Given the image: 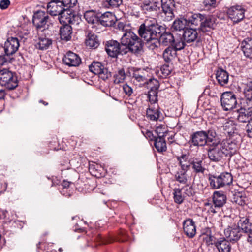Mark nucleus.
Wrapping results in <instances>:
<instances>
[{
	"label": "nucleus",
	"mask_w": 252,
	"mask_h": 252,
	"mask_svg": "<svg viewBox=\"0 0 252 252\" xmlns=\"http://www.w3.org/2000/svg\"><path fill=\"white\" fill-rule=\"evenodd\" d=\"M144 42L142 39L131 31L126 32L121 38V43L117 40L106 41L105 49L108 55L117 58L119 55H126L130 52L135 55L143 52Z\"/></svg>",
	"instance_id": "1"
},
{
	"label": "nucleus",
	"mask_w": 252,
	"mask_h": 252,
	"mask_svg": "<svg viewBox=\"0 0 252 252\" xmlns=\"http://www.w3.org/2000/svg\"><path fill=\"white\" fill-rule=\"evenodd\" d=\"M238 148V144L231 138L221 140L216 134L212 147L207 150L208 157L211 161L217 162L224 157L233 156Z\"/></svg>",
	"instance_id": "2"
},
{
	"label": "nucleus",
	"mask_w": 252,
	"mask_h": 252,
	"mask_svg": "<svg viewBox=\"0 0 252 252\" xmlns=\"http://www.w3.org/2000/svg\"><path fill=\"white\" fill-rule=\"evenodd\" d=\"M216 132L212 129H208L207 131H198L193 132L190 135V138L189 143L194 146H204L207 145L208 148L212 147Z\"/></svg>",
	"instance_id": "3"
},
{
	"label": "nucleus",
	"mask_w": 252,
	"mask_h": 252,
	"mask_svg": "<svg viewBox=\"0 0 252 252\" xmlns=\"http://www.w3.org/2000/svg\"><path fill=\"white\" fill-rule=\"evenodd\" d=\"M138 32L141 38L149 41L158 37V34L161 32L160 27L155 24L146 25L145 23H143L139 27Z\"/></svg>",
	"instance_id": "4"
},
{
	"label": "nucleus",
	"mask_w": 252,
	"mask_h": 252,
	"mask_svg": "<svg viewBox=\"0 0 252 252\" xmlns=\"http://www.w3.org/2000/svg\"><path fill=\"white\" fill-rule=\"evenodd\" d=\"M18 81L15 72L4 68L0 71V85L8 90H13L18 86Z\"/></svg>",
	"instance_id": "5"
},
{
	"label": "nucleus",
	"mask_w": 252,
	"mask_h": 252,
	"mask_svg": "<svg viewBox=\"0 0 252 252\" xmlns=\"http://www.w3.org/2000/svg\"><path fill=\"white\" fill-rule=\"evenodd\" d=\"M128 239L127 232L124 229H120L115 236L103 237L100 234L93 237V240L97 245L107 244L114 241L125 242Z\"/></svg>",
	"instance_id": "6"
},
{
	"label": "nucleus",
	"mask_w": 252,
	"mask_h": 252,
	"mask_svg": "<svg viewBox=\"0 0 252 252\" xmlns=\"http://www.w3.org/2000/svg\"><path fill=\"white\" fill-rule=\"evenodd\" d=\"M57 8L59 10L57 11V14L60 13V16L58 17L60 23L62 25H69L72 23L74 21L75 13L72 9L63 8L61 5H57Z\"/></svg>",
	"instance_id": "7"
},
{
	"label": "nucleus",
	"mask_w": 252,
	"mask_h": 252,
	"mask_svg": "<svg viewBox=\"0 0 252 252\" xmlns=\"http://www.w3.org/2000/svg\"><path fill=\"white\" fill-rule=\"evenodd\" d=\"M221 104L225 111H228L235 108L237 105L236 95L232 92H226L221 96Z\"/></svg>",
	"instance_id": "8"
},
{
	"label": "nucleus",
	"mask_w": 252,
	"mask_h": 252,
	"mask_svg": "<svg viewBox=\"0 0 252 252\" xmlns=\"http://www.w3.org/2000/svg\"><path fill=\"white\" fill-rule=\"evenodd\" d=\"M20 40L16 37H8L3 46L4 52L7 55H13L18 50Z\"/></svg>",
	"instance_id": "9"
},
{
	"label": "nucleus",
	"mask_w": 252,
	"mask_h": 252,
	"mask_svg": "<svg viewBox=\"0 0 252 252\" xmlns=\"http://www.w3.org/2000/svg\"><path fill=\"white\" fill-rule=\"evenodd\" d=\"M244 12L245 10L242 6L237 5L229 8L227 13L234 23H238L244 18Z\"/></svg>",
	"instance_id": "10"
},
{
	"label": "nucleus",
	"mask_w": 252,
	"mask_h": 252,
	"mask_svg": "<svg viewBox=\"0 0 252 252\" xmlns=\"http://www.w3.org/2000/svg\"><path fill=\"white\" fill-rule=\"evenodd\" d=\"M224 234L229 242H237L242 236V231L237 226H229L224 230Z\"/></svg>",
	"instance_id": "11"
},
{
	"label": "nucleus",
	"mask_w": 252,
	"mask_h": 252,
	"mask_svg": "<svg viewBox=\"0 0 252 252\" xmlns=\"http://www.w3.org/2000/svg\"><path fill=\"white\" fill-rule=\"evenodd\" d=\"M62 61L63 64L68 66H78L81 63L80 57L71 51H68L64 55Z\"/></svg>",
	"instance_id": "12"
},
{
	"label": "nucleus",
	"mask_w": 252,
	"mask_h": 252,
	"mask_svg": "<svg viewBox=\"0 0 252 252\" xmlns=\"http://www.w3.org/2000/svg\"><path fill=\"white\" fill-rule=\"evenodd\" d=\"M162 113L158 104H150L146 110V118L150 121H160Z\"/></svg>",
	"instance_id": "13"
},
{
	"label": "nucleus",
	"mask_w": 252,
	"mask_h": 252,
	"mask_svg": "<svg viewBox=\"0 0 252 252\" xmlns=\"http://www.w3.org/2000/svg\"><path fill=\"white\" fill-rule=\"evenodd\" d=\"M216 18L214 16L204 14L203 20L199 30L203 32H210L211 30L215 29L216 25Z\"/></svg>",
	"instance_id": "14"
},
{
	"label": "nucleus",
	"mask_w": 252,
	"mask_h": 252,
	"mask_svg": "<svg viewBox=\"0 0 252 252\" xmlns=\"http://www.w3.org/2000/svg\"><path fill=\"white\" fill-rule=\"evenodd\" d=\"M183 231L185 235L189 238L194 237L196 233L195 222L191 219H187L183 222Z\"/></svg>",
	"instance_id": "15"
},
{
	"label": "nucleus",
	"mask_w": 252,
	"mask_h": 252,
	"mask_svg": "<svg viewBox=\"0 0 252 252\" xmlns=\"http://www.w3.org/2000/svg\"><path fill=\"white\" fill-rule=\"evenodd\" d=\"M117 18L114 14L110 12H106L98 17V22L105 27H111L115 25Z\"/></svg>",
	"instance_id": "16"
},
{
	"label": "nucleus",
	"mask_w": 252,
	"mask_h": 252,
	"mask_svg": "<svg viewBox=\"0 0 252 252\" xmlns=\"http://www.w3.org/2000/svg\"><path fill=\"white\" fill-rule=\"evenodd\" d=\"M216 79L218 83L221 86H225L228 84L229 74L223 69L219 68L216 71Z\"/></svg>",
	"instance_id": "17"
},
{
	"label": "nucleus",
	"mask_w": 252,
	"mask_h": 252,
	"mask_svg": "<svg viewBox=\"0 0 252 252\" xmlns=\"http://www.w3.org/2000/svg\"><path fill=\"white\" fill-rule=\"evenodd\" d=\"M227 197L222 191H216L213 195V204L219 209L222 207L226 202Z\"/></svg>",
	"instance_id": "18"
},
{
	"label": "nucleus",
	"mask_w": 252,
	"mask_h": 252,
	"mask_svg": "<svg viewBox=\"0 0 252 252\" xmlns=\"http://www.w3.org/2000/svg\"><path fill=\"white\" fill-rule=\"evenodd\" d=\"M176 158L181 170L187 171L190 169L192 158H189V155L182 154L177 156Z\"/></svg>",
	"instance_id": "19"
},
{
	"label": "nucleus",
	"mask_w": 252,
	"mask_h": 252,
	"mask_svg": "<svg viewBox=\"0 0 252 252\" xmlns=\"http://www.w3.org/2000/svg\"><path fill=\"white\" fill-rule=\"evenodd\" d=\"M215 247L219 252H230L231 250L230 242L225 238L218 239L215 243Z\"/></svg>",
	"instance_id": "20"
},
{
	"label": "nucleus",
	"mask_w": 252,
	"mask_h": 252,
	"mask_svg": "<svg viewBox=\"0 0 252 252\" xmlns=\"http://www.w3.org/2000/svg\"><path fill=\"white\" fill-rule=\"evenodd\" d=\"M198 37V32L196 29L186 28L184 31L183 37L186 42L190 43L195 41Z\"/></svg>",
	"instance_id": "21"
},
{
	"label": "nucleus",
	"mask_w": 252,
	"mask_h": 252,
	"mask_svg": "<svg viewBox=\"0 0 252 252\" xmlns=\"http://www.w3.org/2000/svg\"><path fill=\"white\" fill-rule=\"evenodd\" d=\"M159 1L161 3L160 7L162 8V11L165 15V20L167 21L171 20L174 16L172 7L173 4L171 6L170 4L172 3L170 2L169 4L168 3V1H165L164 2H163V1Z\"/></svg>",
	"instance_id": "22"
},
{
	"label": "nucleus",
	"mask_w": 252,
	"mask_h": 252,
	"mask_svg": "<svg viewBox=\"0 0 252 252\" xmlns=\"http://www.w3.org/2000/svg\"><path fill=\"white\" fill-rule=\"evenodd\" d=\"M158 37L159 38L161 45L163 46L172 45L173 42L175 41L173 35L168 32H159V34H158Z\"/></svg>",
	"instance_id": "23"
},
{
	"label": "nucleus",
	"mask_w": 252,
	"mask_h": 252,
	"mask_svg": "<svg viewBox=\"0 0 252 252\" xmlns=\"http://www.w3.org/2000/svg\"><path fill=\"white\" fill-rule=\"evenodd\" d=\"M187 16L189 23V26L190 25L195 26H198L199 25L200 27H201V23L204 18V14H202L199 13H189L187 14Z\"/></svg>",
	"instance_id": "24"
},
{
	"label": "nucleus",
	"mask_w": 252,
	"mask_h": 252,
	"mask_svg": "<svg viewBox=\"0 0 252 252\" xmlns=\"http://www.w3.org/2000/svg\"><path fill=\"white\" fill-rule=\"evenodd\" d=\"M85 43L87 46L94 49L97 48L100 44L97 36L91 31L88 32Z\"/></svg>",
	"instance_id": "25"
},
{
	"label": "nucleus",
	"mask_w": 252,
	"mask_h": 252,
	"mask_svg": "<svg viewBox=\"0 0 252 252\" xmlns=\"http://www.w3.org/2000/svg\"><path fill=\"white\" fill-rule=\"evenodd\" d=\"M187 26H189V23L186 15L175 20L172 24V28L176 31L184 30V31Z\"/></svg>",
	"instance_id": "26"
},
{
	"label": "nucleus",
	"mask_w": 252,
	"mask_h": 252,
	"mask_svg": "<svg viewBox=\"0 0 252 252\" xmlns=\"http://www.w3.org/2000/svg\"><path fill=\"white\" fill-rule=\"evenodd\" d=\"M241 47L245 56L252 59V39L246 38L244 40Z\"/></svg>",
	"instance_id": "27"
},
{
	"label": "nucleus",
	"mask_w": 252,
	"mask_h": 252,
	"mask_svg": "<svg viewBox=\"0 0 252 252\" xmlns=\"http://www.w3.org/2000/svg\"><path fill=\"white\" fill-rule=\"evenodd\" d=\"M149 74L148 70L144 69H139L134 71L133 78L139 82L146 83L149 77Z\"/></svg>",
	"instance_id": "28"
},
{
	"label": "nucleus",
	"mask_w": 252,
	"mask_h": 252,
	"mask_svg": "<svg viewBox=\"0 0 252 252\" xmlns=\"http://www.w3.org/2000/svg\"><path fill=\"white\" fill-rule=\"evenodd\" d=\"M191 167L193 171L196 174H203L205 171V168L203 165V160L199 158H192Z\"/></svg>",
	"instance_id": "29"
},
{
	"label": "nucleus",
	"mask_w": 252,
	"mask_h": 252,
	"mask_svg": "<svg viewBox=\"0 0 252 252\" xmlns=\"http://www.w3.org/2000/svg\"><path fill=\"white\" fill-rule=\"evenodd\" d=\"M237 224V227L240 228L242 233L243 232L248 233L252 231V224L249 222V219L248 218H241Z\"/></svg>",
	"instance_id": "30"
},
{
	"label": "nucleus",
	"mask_w": 252,
	"mask_h": 252,
	"mask_svg": "<svg viewBox=\"0 0 252 252\" xmlns=\"http://www.w3.org/2000/svg\"><path fill=\"white\" fill-rule=\"evenodd\" d=\"M60 36L62 40L69 41L71 38L72 29L70 25H62L60 27Z\"/></svg>",
	"instance_id": "31"
},
{
	"label": "nucleus",
	"mask_w": 252,
	"mask_h": 252,
	"mask_svg": "<svg viewBox=\"0 0 252 252\" xmlns=\"http://www.w3.org/2000/svg\"><path fill=\"white\" fill-rule=\"evenodd\" d=\"M91 174L96 178H100L104 174V168L99 164L94 163L89 168Z\"/></svg>",
	"instance_id": "32"
},
{
	"label": "nucleus",
	"mask_w": 252,
	"mask_h": 252,
	"mask_svg": "<svg viewBox=\"0 0 252 252\" xmlns=\"http://www.w3.org/2000/svg\"><path fill=\"white\" fill-rule=\"evenodd\" d=\"M160 5L159 1H145L141 7L143 10L147 11H157L159 10Z\"/></svg>",
	"instance_id": "33"
},
{
	"label": "nucleus",
	"mask_w": 252,
	"mask_h": 252,
	"mask_svg": "<svg viewBox=\"0 0 252 252\" xmlns=\"http://www.w3.org/2000/svg\"><path fill=\"white\" fill-rule=\"evenodd\" d=\"M177 56L176 50L171 46L167 47L163 52L162 56L164 61L169 63L173 60Z\"/></svg>",
	"instance_id": "34"
},
{
	"label": "nucleus",
	"mask_w": 252,
	"mask_h": 252,
	"mask_svg": "<svg viewBox=\"0 0 252 252\" xmlns=\"http://www.w3.org/2000/svg\"><path fill=\"white\" fill-rule=\"evenodd\" d=\"M231 192L233 193V196L231 198L233 202H235L241 206H243L245 204L246 197L245 192L237 191L233 193L232 191H231Z\"/></svg>",
	"instance_id": "35"
},
{
	"label": "nucleus",
	"mask_w": 252,
	"mask_h": 252,
	"mask_svg": "<svg viewBox=\"0 0 252 252\" xmlns=\"http://www.w3.org/2000/svg\"><path fill=\"white\" fill-rule=\"evenodd\" d=\"M154 146L158 152H163L166 150V143L165 137H157L154 139Z\"/></svg>",
	"instance_id": "36"
},
{
	"label": "nucleus",
	"mask_w": 252,
	"mask_h": 252,
	"mask_svg": "<svg viewBox=\"0 0 252 252\" xmlns=\"http://www.w3.org/2000/svg\"><path fill=\"white\" fill-rule=\"evenodd\" d=\"M223 129L225 134H228L229 136H232L236 130V125L233 121L228 120L222 126Z\"/></svg>",
	"instance_id": "37"
},
{
	"label": "nucleus",
	"mask_w": 252,
	"mask_h": 252,
	"mask_svg": "<svg viewBox=\"0 0 252 252\" xmlns=\"http://www.w3.org/2000/svg\"><path fill=\"white\" fill-rule=\"evenodd\" d=\"M208 181L210 187L213 189H218L222 187L219 175L209 174Z\"/></svg>",
	"instance_id": "38"
},
{
	"label": "nucleus",
	"mask_w": 252,
	"mask_h": 252,
	"mask_svg": "<svg viewBox=\"0 0 252 252\" xmlns=\"http://www.w3.org/2000/svg\"><path fill=\"white\" fill-rule=\"evenodd\" d=\"M222 186L229 185L233 182V176L230 173L225 172L219 175Z\"/></svg>",
	"instance_id": "39"
},
{
	"label": "nucleus",
	"mask_w": 252,
	"mask_h": 252,
	"mask_svg": "<svg viewBox=\"0 0 252 252\" xmlns=\"http://www.w3.org/2000/svg\"><path fill=\"white\" fill-rule=\"evenodd\" d=\"M238 115L237 116V120L240 122L245 123L250 121L251 118H250L252 114L249 113V112L244 110L242 108H240L238 110Z\"/></svg>",
	"instance_id": "40"
},
{
	"label": "nucleus",
	"mask_w": 252,
	"mask_h": 252,
	"mask_svg": "<svg viewBox=\"0 0 252 252\" xmlns=\"http://www.w3.org/2000/svg\"><path fill=\"white\" fill-rule=\"evenodd\" d=\"M114 83L120 84L123 83L126 78V74L123 68L119 69L114 75Z\"/></svg>",
	"instance_id": "41"
},
{
	"label": "nucleus",
	"mask_w": 252,
	"mask_h": 252,
	"mask_svg": "<svg viewBox=\"0 0 252 252\" xmlns=\"http://www.w3.org/2000/svg\"><path fill=\"white\" fill-rule=\"evenodd\" d=\"M45 30V29L42 30L41 32L42 33L39 35V41L35 45L36 48L41 50H46L47 49V38L45 34L44 35H43V31Z\"/></svg>",
	"instance_id": "42"
},
{
	"label": "nucleus",
	"mask_w": 252,
	"mask_h": 252,
	"mask_svg": "<svg viewBox=\"0 0 252 252\" xmlns=\"http://www.w3.org/2000/svg\"><path fill=\"white\" fill-rule=\"evenodd\" d=\"M187 171L181 170L177 171L175 174L176 181L181 184H186L188 182Z\"/></svg>",
	"instance_id": "43"
},
{
	"label": "nucleus",
	"mask_w": 252,
	"mask_h": 252,
	"mask_svg": "<svg viewBox=\"0 0 252 252\" xmlns=\"http://www.w3.org/2000/svg\"><path fill=\"white\" fill-rule=\"evenodd\" d=\"M182 189L180 188H175L173 189V199L174 202L178 204H182L184 200V196L182 195Z\"/></svg>",
	"instance_id": "44"
},
{
	"label": "nucleus",
	"mask_w": 252,
	"mask_h": 252,
	"mask_svg": "<svg viewBox=\"0 0 252 252\" xmlns=\"http://www.w3.org/2000/svg\"><path fill=\"white\" fill-rule=\"evenodd\" d=\"M104 68V66L98 62H93L89 66V70L94 74H98Z\"/></svg>",
	"instance_id": "45"
},
{
	"label": "nucleus",
	"mask_w": 252,
	"mask_h": 252,
	"mask_svg": "<svg viewBox=\"0 0 252 252\" xmlns=\"http://www.w3.org/2000/svg\"><path fill=\"white\" fill-rule=\"evenodd\" d=\"M158 89L149 90L148 98L151 104H158Z\"/></svg>",
	"instance_id": "46"
},
{
	"label": "nucleus",
	"mask_w": 252,
	"mask_h": 252,
	"mask_svg": "<svg viewBox=\"0 0 252 252\" xmlns=\"http://www.w3.org/2000/svg\"><path fill=\"white\" fill-rule=\"evenodd\" d=\"M203 241L207 246L214 245L216 242L215 238L211 234V231L209 234L203 233L202 234Z\"/></svg>",
	"instance_id": "47"
},
{
	"label": "nucleus",
	"mask_w": 252,
	"mask_h": 252,
	"mask_svg": "<svg viewBox=\"0 0 252 252\" xmlns=\"http://www.w3.org/2000/svg\"><path fill=\"white\" fill-rule=\"evenodd\" d=\"M84 18L88 23L94 24L96 21H98V17L95 15L93 11H87L84 13Z\"/></svg>",
	"instance_id": "48"
},
{
	"label": "nucleus",
	"mask_w": 252,
	"mask_h": 252,
	"mask_svg": "<svg viewBox=\"0 0 252 252\" xmlns=\"http://www.w3.org/2000/svg\"><path fill=\"white\" fill-rule=\"evenodd\" d=\"M244 94L246 98L252 99V80L245 84Z\"/></svg>",
	"instance_id": "49"
},
{
	"label": "nucleus",
	"mask_w": 252,
	"mask_h": 252,
	"mask_svg": "<svg viewBox=\"0 0 252 252\" xmlns=\"http://www.w3.org/2000/svg\"><path fill=\"white\" fill-rule=\"evenodd\" d=\"M47 22V15L43 17L41 19L37 18L32 19V23L33 25L36 27L37 30L43 28Z\"/></svg>",
	"instance_id": "50"
},
{
	"label": "nucleus",
	"mask_w": 252,
	"mask_h": 252,
	"mask_svg": "<svg viewBox=\"0 0 252 252\" xmlns=\"http://www.w3.org/2000/svg\"><path fill=\"white\" fill-rule=\"evenodd\" d=\"M146 83L147 87L149 90L158 89L159 87L158 81L154 78L148 79Z\"/></svg>",
	"instance_id": "51"
},
{
	"label": "nucleus",
	"mask_w": 252,
	"mask_h": 252,
	"mask_svg": "<svg viewBox=\"0 0 252 252\" xmlns=\"http://www.w3.org/2000/svg\"><path fill=\"white\" fill-rule=\"evenodd\" d=\"M185 42L181 38L175 39V41L173 42L171 47L174 48L176 52L178 50H181L184 48L186 45Z\"/></svg>",
	"instance_id": "52"
},
{
	"label": "nucleus",
	"mask_w": 252,
	"mask_h": 252,
	"mask_svg": "<svg viewBox=\"0 0 252 252\" xmlns=\"http://www.w3.org/2000/svg\"><path fill=\"white\" fill-rule=\"evenodd\" d=\"M181 189L184 191L185 194L189 197L193 196L195 194V191L192 186L187 184V183Z\"/></svg>",
	"instance_id": "53"
},
{
	"label": "nucleus",
	"mask_w": 252,
	"mask_h": 252,
	"mask_svg": "<svg viewBox=\"0 0 252 252\" xmlns=\"http://www.w3.org/2000/svg\"><path fill=\"white\" fill-rule=\"evenodd\" d=\"M202 5L203 6L202 10L210 11L216 7V1H203Z\"/></svg>",
	"instance_id": "54"
},
{
	"label": "nucleus",
	"mask_w": 252,
	"mask_h": 252,
	"mask_svg": "<svg viewBox=\"0 0 252 252\" xmlns=\"http://www.w3.org/2000/svg\"><path fill=\"white\" fill-rule=\"evenodd\" d=\"M57 5H61L60 3L57 2H52L51 1H48V8L52 6V9L50 10L49 13L51 16H60V13H57V11L59 10V8H57Z\"/></svg>",
	"instance_id": "55"
},
{
	"label": "nucleus",
	"mask_w": 252,
	"mask_h": 252,
	"mask_svg": "<svg viewBox=\"0 0 252 252\" xmlns=\"http://www.w3.org/2000/svg\"><path fill=\"white\" fill-rule=\"evenodd\" d=\"M241 108L249 112V113L252 114V99L246 98L244 100Z\"/></svg>",
	"instance_id": "56"
},
{
	"label": "nucleus",
	"mask_w": 252,
	"mask_h": 252,
	"mask_svg": "<svg viewBox=\"0 0 252 252\" xmlns=\"http://www.w3.org/2000/svg\"><path fill=\"white\" fill-rule=\"evenodd\" d=\"M52 2H57L58 3H60L61 6L62 7L64 6V8L66 7V8H68L69 9H72V8H73L76 4H77L78 1H73V2H72V1H51Z\"/></svg>",
	"instance_id": "57"
},
{
	"label": "nucleus",
	"mask_w": 252,
	"mask_h": 252,
	"mask_svg": "<svg viewBox=\"0 0 252 252\" xmlns=\"http://www.w3.org/2000/svg\"><path fill=\"white\" fill-rule=\"evenodd\" d=\"M155 132L157 134V137H165L167 129L165 125H160L156 127Z\"/></svg>",
	"instance_id": "58"
},
{
	"label": "nucleus",
	"mask_w": 252,
	"mask_h": 252,
	"mask_svg": "<svg viewBox=\"0 0 252 252\" xmlns=\"http://www.w3.org/2000/svg\"><path fill=\"white\" fill-rule=\"evenodd\" d=\"M51 150L57 151L61 149L56 137L52 138V140L49 142L48 146Z\"/></svg>",
	"instance_id": "59"
},
{
	"label": "nucleus",
	"mask_w": 252,
	"mask_h": 252,
	"mask_svg": "<svg viewBox=\"0 0 252 252\" xmlns=\"http://www.w3.org/2000/svg\"><path fill=\"white\" fill-rule=\"evenodd\" d=\"M97 75L100 79L106 81L111 76V73L108 71V69L104 67L103 70H101Z\"/></svg>",
	"instance_id": "60"
},
{
	"label": "nucleus",
	"mask_w": 252,
	"mask_h": 252,
	"mask_svg": "<svg viewBox=\"0 0 252 252\" xmlns=\"http://www.w3.org/2000/svg\"><path fill=\"white\" fill-rule=\"evenodd\" d=\"M147 42H149V47L152 50L158 48L161 44L158 37L154 38L151 39V40Z\"/></svg>",
	"instance_id": "61"
},
{
	"label": "nucleus",
	"mask_w": 252,
	"mask_h": 252,
	"mask_svg": "<svg viewBox=\"0 0 252 252\" xmlns=\"http://www.w3.org/2000/svg\"><path fill=\"white\" fill-rule=\"evenodd\" d=\"M160 72L162 77H167L171 73L169 65L166 64L163 65L160 68Z\"/></svg>",
	"instance_id": "62"
},
{
	"label": "nucleus",
	"mask_w": 252,
	"mask_h": 252,
	"mask_svg": "<svg viewBox=\"0 0 252 252\" xmlns=\"http://www.w3.org/2000/svg\"><path fill=\"white\" fill-rule=\"evenodd\" d=\"M73 189L62 188L61 193L65 197H70L73 193Z\"/></svg>",
	"instance_id": "63"
},
{
	"label": "nucleus",
	"mask_w": 252,
	"mask_h": 252,
	"mask_svg": "<svg viewBox=\"0 0 252 252\" xmlns=\"http://www.w3.org/2000/svg\"><path fill=\"white\" fill-rule=\"evenodd\" d=\"M245 130L249 137L252 138V118L247 124Z\"/></svg>",
	"instance_id": "64"
}]
</instances>
